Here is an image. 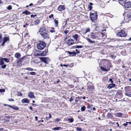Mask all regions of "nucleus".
I'll return each mask as SVG.
<instances>
[{
  "label": "nucleus",
  "mask_w": 131,
  "mask_h": 131,
  "mask_svg": "<svg viewBox=\"0 0 131 131\" xmlns=\"http://www.w3.org/2000/svg\"><path fill=\"white\" fill-rule=\"evenodd\" d=\"M117 94L119 95L120 96H123V94L121 92H118L117 93Z\"/></svg>",
  "instance_id": "58836bf2"
},
{
  "label": "nucleus",
  "mask_w": 131,
  "mask_h": 131,
  "mask_svg": "<svg viewBox=\"0 0 131 131\" xmlns=\"http://www.w3.org/2000/svg\"><path fill=\"white\" fill-rule=\"evenodd\" d=\"M78 35L77 34H75L73 36V38L76 41H77Z\"/></svg>",
  "instance_id": "5701e85b"
},
{
  "label": "nucleus",
  "mask_w": 131,
  "mask_h": 131,
  "mask_svg": "<svg viewBox=\"0 0 131 131\" xmlns=\"http://www.w3.org/2000/svg\"><path fill=\"white\" fill-rule=\"evenodd\" d=\"M75 51H76L77 52V53H80V51H78V50L77 49H76L75 50Z\"/></svg>",
  "instance_id": "680f3d73"
},
{
  "label": "nucleus",
  "mask_w": 131,
  "mask_h": 131,
  "mask_svg": "<svg viewBox=\"0 0 131 131\" xmlns=\"http://www.w3.org/2000/svg\"><path fill=\"white\" fill-rule=\"evenodd\" d=\"M46 44L45 42L43 41H40L37 44V48L40 50L43 49L45 47Z\"/></svg>",
  "instance_id": "7ed1b4c3"
},
{
  "label": "nucleus",
  "mask_w": 131,
  "mask_h": 131,
  "mask_svg": "<svg viewBox=\"0 0 131 131\" xmlns=\"http://www.w3.org/2000/svg\"><path fill=\"white\" fill-rule=\"evenodd\" d=\"M92 7L90 6H89V8L90 10H91L92 8Z\"/></svg>",
  "instance_id": "13d9d810"
},
{
  "label": "nucleus",
  "mask_w": 131,
  "mask_h": 131,
  "mask_svg": "<svg viewBox=\"0 0 131 131\" xmlns=\"http://www.w3.org/2000/svg\"><path fill=\"white\" fill-rule=\"evenodd\" d=\"M5 61V62H9V59L6 58H4L3 59Z\"/></svg>",
  "instance_id": "cd10ccee"
},
{
  "label": "nucleus",
  "mask_w": 131,
  "mask_h": 131,
  "mask_svg": "<svg viewBox=\"0 0 131 131\" xmlns=\"http://www.w3.org/2000/svg\"><path fill=\"white\" fill-rule=\"evenodd\" d=\"M117 35L121 37H125L127 36L126 34L123 30H121L120 31L118 32L117 33Z\"/></svg>",
  "instance_id": "423d86ee"
},
{
  "label": "nucleus",
  "mask_w": 131,
  "mask_h": 131,
  "mask_svg": "<svg viewBox=\"0 0 131 131\" xmlns=\"http://www.w3.org/2000/svg\"><path fill=\"white\" fill-rule=\"evenodd\" d=\"M122 115V113H117L116 114V116L118 117H121Z\"/></svg>",
  "instance_id": "2f4dec72"
},
{
  "label": "nucleus",
  "mask_w": 131,
  "mask_h": 131,
  "mask_svg": "<svg viewBox=\"0 0 131 131\" xmlns=\"http://www.w3.org/2000/svg\"><path fill=\"white\" fill-rule=\"evenodd\" d=\"M30 74L31 75H35L36 74V73L34 72H30Z\"/></svg>",
  "instance_id": "ea45409f"
},
{
  "label": "nucleus",
  "mask_w": 131,
  "mask_h": 131,
  "mask_svg": "<svg viewBox=\"0 0 131 131\" xmlns=\"http://www.w3.org/2000/svg\"><path fill=\"white\" fill-rule=\"evenodd\" d=\"M6 67V65L4 64L1 67L2 68L4 69H5Z\"/></svg>",
  "instance_id": "de8ad7c7"
},
{
  "label": "nucleus",
  "mask_w": 131,
  "mask_h": 131,
  "mask_svg": "<svg viewBox=\"0 0 131 131\" xmlns=\"http://www.w3.org/2000/svg\"><path fill=\"white\" fill-rule=\"evenodd\" d=\"M9 39L8 37H5L3 39V41L0 46H4L5 43L7 41H8Z\"/></svg>",
  "instance_id": "9d476101"
},
{
  "label": "nucleus",
  "mask_w": 131,
  "mask_h": 131,
  "mask_svg": "<svg viewBox=\"0 0 131 131\" xmlns=\"http://www.w3.org/2000/svg\"><path fill=\"white\" fill-rule=\"evenodd\" d=\"M115 84L111 83L107 87V88L108 89H111L113 87L115 86Z\"/></svg>",
  "instance_id": "2eb2a0df"
},
{
  "label": "nucleus",
  "mask_w": 131,
  "mask_h": 131,
  "mask_svg": "<svg viewBox=\"0 0 131 131\" xmlns=\"http://www.w3.org/2000/svg\"><path fill=\"white\" fill-rule=\"evenodd\" d=\"M54 22L55 24V26H57L58 25V21L56 19H54Z\"/></svg>",
  "instance_id": "bb28decb"
},
{
  "label": "nucleus",
  "mask_w": 131,
  "mask_h": 131,
  "mask_svg": "<svg viewBox=\"0 0 131 131\" xmlns=\"http://www.w3.org/2000/svg\"><path fill=\"white\" fill-rule=\"evenodd\" d=\"M53 14H52L51 15H50L49 16V17L50 18H51L52 17H53Z\"/></svg>",
  "instance_id": "6e6d98bb"
},
{
  "label": "nucleus",
  "mask_w": 131,
  "mask_h": 131,
  "mask_svg": "<svg viewBox=\"0 0 131 131\" xmlns=\"http://www.w3.org/2000/svg\"><path fill=\"white\" fill-rule=\"evenodd\" d=\"M40 59L41 61L45 62L46 64H48V62L50 61L48 57H41Z\"/></svg>",
  "instance_id": "0eeeda50"
},
{
  "label": "nucleus",
  "mask_w": 131,
  "mask_h": 131,
  "mask_svg": "<svg viewBox=\"0 0 131 131\" xmlns=\"http://www.w3.org/2000/svg\"><path fill=\"white\" fill-rule=\"evenodd\" d=\"M23 13L25 14L26 15H29L30 14V12L28 10H26L23 12Z\"/></svg>",
  "instance_id": "393cba45"
},
{
  "label": "nucleus",
  "mask_w": 131,
  "mask_h": 131,
  "mask_svg": "<svg viewBox=\"0 0 131 131\" xmlns=\"http://www.w3.org/2000/svg\"><path fill=\"white\" fill-rule=\"evenodd\" d=\"M67 20H66L65 22L63 23V25L65 26L67 24Z\"/></svg>",
  "instance_id": "603ef678"
},
{
  "label": "nucleus",
  "mask_w": 131,
  "mask_h": 131,
  "mask_svg": "<svg viewBox=\"0 0 131 131\" xmlns=\"http://www.w3.org/2000/svg\"><path fill=\"white\" fill-rule=\"evenodd\" d=\"M68 66L67 64H64L63 65V66H64L65 67H67Z\"/></svg>",
  "instance_id": "e2e57ef3"
},
{
  "label": "nucleus",
  "mask_w": 131,
  "mask_h": 131,
  "mask_svg": "<svg viewBox=\"0 0 131 131\" xmlns=\"http://www.w3.org/2000/svg\"><path fill=\"white\" fill-rule=\"evenodd\" d=\"M73 100V99H72V97H71L69 99V101L70 102H71Z\"/></svg>",
  "instance_id": "5fc2aeb1"
},
{
  "label": "nucleus",
  "mask_w": 131,
  "mask_h": 131,
  "mask_svg": "<svg viewBox=\"0 0 131 131\" xmlns=\"http://www.w3.org/2000/svg\"><path fill=\"white\" fill-rule=\"evenodd\" d=\"M125 94L126 96H128L129 97H131V93H125Z\"/></svg>",
  "instance_id": "72a5a7b5"
},
{
  "label": "nucleus",
  "mask_w": 131,
  "mask_h": 131,
  "mask_svg": "<svg viewBox=\"0 0 131 131\" xmlns=\"http://www.w3.org/2000/svg\"><path fill=\"white\" fill-rule=\"evenodd\" d=\"M39 32L44 38L46 39L49 38L48 32L45 27H41L39 29Z\"/></svg>",
  "instance_id": "f257e3e1"
},
{
  "label": "nucleus",
  "mask_w": 131,
  "mask_h": 131,
  "mask_svg": "<svg viewBox=\"0 0 131 131\" xmlns=\"http://www.w3.org/2000/svg\"><path fill=\"white\" fill-rule=\"evenodd\" d=\"M46 53H47L46 51L43 52L41 53V56H45L46 55Z\"/></svg>",
  "instance_id": "4c0bfd02"
},
{
  "label": "nucleus",
  "mask_w": 131,
  "mask_h": 131,
  "mask_svg": "<svg viewBox=\"0 0 131 131\" xmlns=\"http://www.w3.org/2000/svg\"><path fill=\"white\" fill-rule=\"evenodd\" d=\"M124 6L126 8H129L131 7V2L129 1L126 3H125Z\"/></svg>",
  "instance_id": "1a4fd4ad"
},
{
  "label": "nucleus",
  "mask_w": 131,
  "mask_h": 131,
  "mask_svg": "<svg viewBox=\"0 0 131 131\" xmlns=\"http://www.w3.org/2000/svg\"><path fill=\"white\" fill-rule=\"evenodd\" d=\"M126 15L124 17V20L127 22H128L131 20V12H127L126 13Z\"/></svg>",
  "instance_id": "39448f33"
},
{
  "label": "nucleus",
  "mask_w": 131,
  "mask_h": 131,
  "mask_svg": "<svg viewBox=\"0 0 131 131\" xmlns=\"http://www.w3.org/2000/svg\"><path fill=\"white\" fill-rule=\"evenodd\" d=\"M56 121H57V122H59L60 120V118H57L56 119Z\"/></svg>",
  "instance_id": "bf43d9fd"
},
{
  "label": "nucleus",
  "mask_w": 131,
  "mask_h": 131,
  "mask_svg": "<svg viewBox=\"0 0 131 131\" xmlns=\"http://www.w3.org/2000/svg\"><path fill=\"white\" fill-rule=\"evenodd\" d=\"M102 62H106L107 63V67H102L101 66L100 68L101 70L105 72H107L108 71L110 70V68L111 67V64L109 61L107 60L103 59L102 60Z\"/></svg>",
  "instance_id": "f03ea898"
},
{
  "label": "nucleus",
  "mask_w": 131,
  "mask_h": 131,
  "mask_svg": "<svg viewBox=\"0 0 131 131\" xmlns=\"http://www.w3.org/2000/svg\"><path fill=\"white\" fill-rule=\"evenodd\" d=\"M52 29H53L52 30H50V32L51 33H52L55 31L53 30V29H54V28H52Z\"/></svg>",
  "instance_id": "3c124183"
},
{
  "label": "nucleus",
  "mask_w": 131,
  "mask_h": 131,
  "mask_svg": "<svg viewBox=\"0 0 131 131\" xmlns=\"http://www.w3.org/2000/svg\"><path fill=\"white\" fill-rule=\"evenodd\" d=\"M101 34H102V37H103V36H105V34L103 33H101Z\"/></svg>",
  "instance_id": "69168bd1"
},
{
  "label": "nucleus",
  "mask_w": 131,
  "mask_h": 131,
  "mask_svg": "<svg viewBox=\"0 0 131 131\" xmlns=\"http://www.w3.org/2000/svg\"><path fill=\"white\" fill-rule=\"evenodd\" d=\"M127 124L126 123L123 124V125L124 126H126L127 125Z\"/></svg>",
  "instance_id": "338daca9"
},
{
  "label": "nucleus",
  "mask_w": 131,
  "mask_h": 131,
  "mask_svg": "<svg viewBox=\"0 0 131 131\" xmlns=\"http://www.w3.org/2000/svg\"><path fill=\"white\" fill-rule=\"evenodd\" d=\"M5 91V90L4 89H0V92H4Z\"/></svg>",
  "instance_id": "09e8293b"
},
{
  "label": "nucleus",
  "mask_w": 131,
  "mask_h": 131,
  "mask_svg": "<svg viewBox=\"0 0 131 131\" xmlns=\"http://www.w3.org/2000/svg\"><path fill=\"white\" fill-rule=\"evenodd\" d=\"M40 20L39 19H37L33 23L34 25H37L38 24L40 23Z\"/></svg>",
  "instance_id": "f3484780"
},
{
  "label": "nucleus",
  "mask_w": 131,
  "mask_h": 131,
  "mask_svg": "<svg viewBox=\"0 0 131 131\" xmlns=\"http://www.w3.org/2000/svg\"><path fill=\"white\" fill-rule=\"evenodd\" d=\"M49 119L50 118H51V114H49Z\"/></svg>",
  "instance_id": "052dcab7"
},
{
  "label": "nucleus",
  "mask_w": 131,
  "mask_h": 131,
  "mask_svg": "<svg viewBox=\"0 0 131 131\" xmlns=\"http://www.w3.org/2000/svg\"><path fill=\"white\" fill-rule=\"evenodd\" d=\"M86 31L85 32V34H86L87 32H89L90 31V29L89 28H86Z\"/></svg>",
  "instance_id": "c9c22d12"
},
{
  "label": "nucleus",
  "mask_w": 131,
  "mask_h": 131,
  "mask_svg": "<svg viewBox=\"0 0 131 131\" xmlns=\"http://www.w3.org/2000/svg\"><path fill=\"white\" fill-rule=\"evenodd\" d=\"M86 107L85 106H83L81 108V110L83 111H84L85 110Z\"/></svg>",
  "instance_id": "c85d7f7f"
},
{
  "label": "nucleus",
  "mask_w": 131,
  "mask_h": 131,
  "mask_svg": "<svg viewBox=\"0 0 131 131\" xmlns=\"http://www.w3.org/2000/svg\"><path fill=\"white\" fill-rule=\"evenodd\" d=\"M109 81L111 82V83H113V81L111 78H110L109 79Z\"/></svg>",
  "instance_id": "864d4df0"
},
{
  "label": "nucleus",
  "mask_w": 131,
  "mask_h": 131,
  "mask_svg": "<svg viewBox=\"0 0 131 131\" xmlns=\"http://www.w3.org/2000/svg\"><path fill=\"white\" fill-rule=\"evenodd\" d=\"M12 108H13V109L14 110H18L19 109V108L17 107H14V106H12Z\"/></svg>",
  "instance_id": "37998d69"
},
{
  "label": "nucleus",
  "mask_w": 131,
  "mask_h": 131,
  "mask_svg": "<svg viewBox=\"0 0 131 131\" xmlns=\"http://www.w3.org/2000/svg\"><path fill=\"white\" fill-rule=\"evenodd\" d=\"M69 53L71 55V56H73L74 55H75L76 53L74 52V51H73V52H71L69 51H68Z\"/></svg>",
  "instance_id": "b1692460"
},
{
  "label": "nucleus",
  "mask_w": 131,
  "mask_h": 131,
  "mask_svg": "<svg viewBox=\"0 0 131 131\" xmlns=\"http://www.w3.org/2000/svg\"><path fill=\"white\" fill-rule=\"evenodd\" d=\"M35 118L36 119V120L37 121L38 120V117L37 116H36L35 117Z\"/></svg>",
  "instance_id": "774afa93"
},
{
  "label": "nucleus",
  "mask_w": 131,
  "mask_h": 131,
  "mask_svg": "<svg viewBox=\"0 0 131 131\" xmlns=\"http://www.w3.org/2000/svg\"><path fill=\"white\" fill-rule=\"evenodd\" d=\"M76 48H81L83 47L82 46H76Z\"/></svg>",
  "instance_id": "a18cd8bd"
},
{
  "label": "nucleus",
  "mask_w": 131,
  "mask_h": 131,
  "mask_svg": "<svg viewBox=\"0 0 131 131\" xmlns=\"http://www.w3.org/2000/svg\"><path fill=\"white\" fill-rule=\"evenodd\" d=\"M91 38L94 39H96L97 38V36L92 34H91Z\"/></svg>",
  "instance_id": "4be33fe9"
},
{
  "label": "nucleus",
  "mask_w": 131,
  "mask_h": 131,
  "mask_svg": "<svg viewBox=\"0 0 131 131\" xmlns=\"http://www.w3.org/2000/svg\"><path fill=\"white\" fill-rule=\"evenodd\" d=\"M61 128V127H56L53 128V129L55 130H59Z\"/></svg>",
  "instance_id": "f704fd0d"
},
{
  "label": "nucleus",
  "mask_w": 131,
  "mask_h": 131,
  "mask_svg": "<svg viewBox=\"0 0 131 131\" xmlns=\"http://www.w3.org/2000/svg\"><path fill=\"white\" fill-rule=\"evenodd\" d=\"M110 57L112 59H114L116 57V56H115L112 55H111L110 56Z\"/></svg>",
  "instance_id": "c03bdc74"
},
{
  "label": "nucleus",
  "mask_w": 131,
  "mask_h": 131,
  "mask_svg": "<svg viewBox=\"0 0 131 131\" xmlns=\"http://www.w3.org/2000/svg\"><path fill=\"white\" fill-rule=\"evenodd\" d=\"M17 95L18 96H22V94H21V93L20 92H17Z\"/></svg>",
  "instance_id": "e433bc0d"
},
{
  "label": "nucleus",
  "mask_w": 131,
  "mask_h": 131,
  "mask_svg": "<svg viewBox=\"0 0 131 131\" xmlns=\"http://www.w3.org/2000/svg\"><path fill=\"white\" fill-rule=\"evenodd\" d=\"M66 43L68 45L70 46L73 44L74 41L72 39L70 38L67 40Z\"/></svg>",
  "instance_id": "6e6552de"
},
{
  "label": "nucleus",
  "mask_w": 131,
  "mask_h": 131,
  "mask_svg": "<svg viewBox=\"0 0 131 131\" xmlns=\"http://www.w3.org/2000/svg\"><path fill=\"white\" fill-rule=\"evenodd\" d=\"M69 31L68 30H65L64 31V32L66 35H67V34L69 32Z\"/></svg>",
  "instance_id": "8fccbe9b"
},
{
  "label": "nucleus",
  "mask_w": 131,
  "mask_h": 131,
  "mask_svg": "<svg viewBox=\"0 0 131 131\" xmlns=\"http://www.w3.org/2000/svg\"><path fill=\"white\" fill-rule=\"evenodd\" d=\"M22 103H29V101L26 98H24L22 100Z\"/></svg>",
  "instance_id": "4468645a"
},
{
  "label": "nucleus",
  "mask_w": 131,
  "mask_h": 131,
  "mask_svg": "<svg viewBox=\"0 0 131 131\" xmlns=\"http://www.w3.org/2000/svg\"><path fill=\"white\" fill-rule=\"evenodd\" d=\"M76 129L77 130L79 131H81L82 129L81 128L78 127H77Z\"/></svg>",
  "instance_id": "a19ab883"
},
{
  "label": "nucleus",
  "mask_w": 131,
  "mask_h": 131,
  "mask_svg": "<svg viewBox=\"0 0 131 131\" xmlns=\"http://www.w3.org/2000/svg\"><path fill=\"white\" fill-rule=\"evenodd\" d=\"M31 17H33V18H34L35 17L37 16L36 15H31L30 16Z\"/></svg>",
  "instance_id": "49530a36"
},
{
  "label": "nucleus",
  "mask_w": 131,
  "mask_h": 131,
  "mask_svg": "<svg viewBox=\"0 0 131 131\" xmlns=\"http://www.w3.org/2000/svg\"><path fill=\"white\" fill-rule=\"evenodd\" d=\"M65 8L64 6L62 5H60L59 6L58 8V9L59 11H62L64 10Z\"/></svg>",
  "instance_id": "f8f14e48"
},
{
  "label": "nucleus",
  "mask_w": 131,
  "mask_h": 131,
  "mask_svg": "<svg viewBox=\"0 0 131 131\" xmlns=\"http://www.w3.org/2000/svg\"><path fill=\"white\" fill-rule=\"evenodd\" d=\"M68 120L69 121L70 123H72L74 121L73 118H69L68 119Z\"/></svg>",
  "instance_id": "473e14b6"
},
{
  "label": "nucleus",
  "mask_w": 131,
  "mask_h": 131,
  "mask_svg": "<svg viewBox=\"0 0 131 131\" xmlns=\"http://www.w3.org/2000/svg\"><path fill=\"white\" fill-rule=\"evenodd\" d=\"M119 3L120 4L123 5V4H124L126 2V0H118Z\"/></svg>",
  "instance_id": "a211bd4d"
},
{
  "label": "nucleus",
  "mask_w": 131,
  "mask_h": 131,
  "mask_svg": "<svg viewBox=\"0 0 131 131\" xmlns=\"http://www.w3.org/2000/svg\"><path fill=\"white\" fill-rule=\"evenodd\" d=\"M86 39L87 40V41L89 43H95V42L94 41H92L88 37H86Z\"/></svg>",
  "instance_id": "dca6fc26"
},
{
  "label": "nucleus",
  "mask_w": 131,
  "mask_h": 131,
  "mask_svg": "<svg viewBox=\"0 0 131 131\" xmlns=\"http://www.w3.org/2000/svg\"><path fill=\"white\" fill-rule=\"evenodd\" d=\"M90 17L92 22H95L97 18V15L96 13H90Z\"/></svg>",
  "instance_id": "20e7f679"
},
{
  "label": "nucleus",
  "mask_w": 131,
  "mask_h": 131,
  "mask_svg": "<svg viewBox=\"0 0 131 131\" xmlns=\"http://www.w3.org/2000/svg\"><path fill=\"white\" fill-rule=\"evenodd\" d=\"M24 58L22 57L20 59L17 61V63L18 64H19V66H21L22 65L21 63L24 60Z\"/></svg>",
  "instance_id": "9b49d317"
},
{
  "label": "nucleus",
  "mask_w": 131,
  "mask_h": 131,
  "mask_svg": "<svg viewBox=\"0 0 131 131\" xmlns=\"http://www.w3.org/2000/svg\"><path fill=\"white\" fill-rule=\"evenodd\" d=\"M94 87L91 86H88V90H89V91H91L94 89Z\"/></svg>",
  "instance_id": "412c9836"
},
{
  "label": "nucleus",
  "mask_w": 131,
  "mask_h": 131,
  "mask_svg": "<svg viewBox=\"0 0 131 131\" xmlns=\"http://www.w3.org/2000/svg\"><path fill=\"white\" fill-rule=\"evenodd\" d=\"M129 87H125V91L126 93H127L129 92Z\"/></svg>",
  "instance_id": "a878e982"
},
{
  "label": "nucleus",
  "mask_w": 131,
  "mask_h": 131,
  "mask_svg": "<svg viewBox=\"0 0 131 131\" xmlns=\"http://www.w3.org/2000/svg\"><path fill=\"white\" fill-rule=\"evenodd\" d=\"M107 115L109 116H111V114H110V113H109L108 114V115Z\"/></svg>",
  "instance_id": "0e129e2a"
},
{
  "label": "nucleus",
  "mask_w": 131,
  "mask_h": 131,
  "mask_svg": "<svg viewBox=\"0 0 131 131\" xmlns=\"http://www.w3.org/2000/svg\"><path fill=\"white\" fill-rule=\"evenodd\" d=\"M23 69H24V70H28L30 71H34V70L35 71H36V70H34L33 69H32L31 68H30V67H28L27 68H23Z\"/></svg>",
  "instance_id": "6ab92c4d"
},
{
  "label": "nucleus",
  "mask_w": 131,
  "mask_h": 131,
  "mask_svg": "<svg viewBox=\"0 0 131 131\" xmlns=\"http://www.w3.org/2000/svg\"><path fill=\"white\" fill-rule=\"evenodd\" d=\"M2 35L0 34V43H1L2 41Z\"/></svg>",
  "instance_id": "79ce46f5"
},
{
  "label": "nucleus",
  "mask_w": 131,
  "mask_h": 131,
  "mask_svg": "<svg viewBox=\"0 0 131 131\" xmlns=\"http://www.w3.org/2000/svg\"><path fill=\"white\" fill-rule=\"evenodd\" d=\"M28 96L30 98H35L33 93L31 92H30L28 93Z\"/></svg>",
  "instance_id": "ddd939ff"
},
{
  "label": "nucleus",
  "mask_w": 131,
  "mask_h": 131,
  "mask_svg": "<svg viewBox=\"0 0 131 131\" xmlns=\"http://www.w3.org/2000/svg\"><path fill=\"white\" fill-rule=\"evenodd\" d=\"M7 9L8 10H10L12 9V7L11 5L8 6L7 7Z\"/></svg>",
  "instance_id": "7c9ffc66"
},
{
  "label": "nucleus",
  "mask_w": 131,
  "mask_h": 131,
  "mask_svg": "<svg viewBox=\"0 0 131 131\" xmlns=\"http://www.w3.org/2000/svg\"><path fill=\"white\" fill-rule=\"evenodd\" d=\"M4 63V61L0 59V65H2Z\"/></svg>",
  "instance_id": "c756f323"
},
{
  "label": "nucleus",
  "mask_w": 131,
  "mask_h": 131,
  "mask_svg": "<svg viewBox=\"0 0 131 131\" xmlns=\"http://www.w3.org/2000/svg\"><path fill=\"white\" fill-rule=\"evenodd\" d=\"M8 100L9 101H14V100L13 99H8Z\"/></svg>",
  "instance_id": "4d7b16f0"
},
{
  "label": "nucleus",
  "mask_w": 131,
  "mask_h": 131,
  "mask_svg": "<svg viewBox=\"0 0 131 131\" xmlns=\"http://www.w3.org/2000/svg\"><path fill=\"white\" fill-rule=\"evenodd\" d=\"M20 54L17 53H16L15 54V57L17 58H20Z\"/></svg>",
  "instance_id": "aec40b11"
}]
</instances>
